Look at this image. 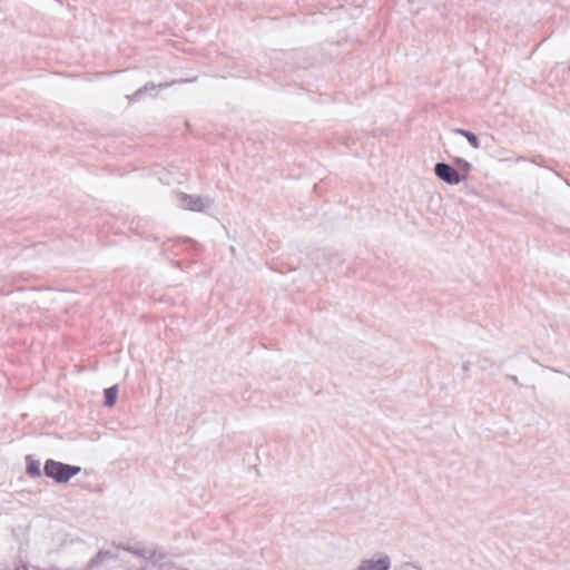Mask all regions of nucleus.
Instances as JSON below:
<instances>
[{
	"instance_id": "f257e3e1",
	"label": "nucleus",
	"mask_w": 570,
	"mask_h": 570,
	"mask_svg": "<svg viewBox=\"0 0 570 570\" xmlns=\"http://www.w3.org/2000/svg\"><path fill=\"white\" fill-rule=\"evenodd\" d=\"M81 468L78 465L62 463L53 459L46 460L43 465V474L57 483L68 482L71 478L79 474Z\"/></svg>"
},
{
	"instance_id": "f03ea898",
	"label": "nucleus",
	"mask_w": 570,
	"mask_h": 570,
	"mask_svg": "<svg viewBox=\"0 0 570 570\" xmlns=\"http://www.w3.org/2000/svg\"><path fill=\"white\" fill-rule=\"evenodd\" d=\"M174 202L177 207L191 212H204L213 204V199L210 197L189 195L183 191L174 194Z\"/></svg>"
},
{
	"instance_id": "7ed1b4c3",
	"label": "nucleus",
	"mask_w": 570,
	"mask_h": 570,
	"mask_svg": "<svg viewBox=\"0 0 570 570\" xmlns=\"http://www.w3.org/2000/svg\"><path fill=\"white\" fill-rule=\"evenodd\" d=\"M125 551L131 552V553H134V554H136L138 557H142V550H140V549H130V548H125V547H120V546H115V547L109 548V549L100 550L90 560L88 566H89V568L105 567L110 561L122 560L121 553L125 552Z\"/></svg>"
},
{
	"instance_id": "20e7f679",
	"label": "nucleus",
	"mask_w": 570,
	"mask_h": 570,
	"mask_svg": "<svg viewBox=\"0 0 570 570\" xmlns=\"http://www.w3.org/2000/svg\"><path fill=\"white\" fill-rule=\"evenodd\" d=\"M434 173L441 180L449 185H458L464 180L463 175L446 163H436Z\"/></svg>"
},
{
	"instance_id": "39448f33",
	"label": "nucleus",
	"mask_w": 570,
	"mask_h": 570,
	"mask_svg": "<svg viewBox=\"0 0 570 570\" xmlns=\"http://www.w3.org/2000/svg\"><path fill=\"white\" fill-rule=\"evenodd\" d=\"M391 558L386 553H376L372 558L361 560L356 570H390Z\"/></svg>"
},
{
	"instance_id": "423d86ee",
	"label": "nucleus",
	"mask_w": 570,
	"mask_h": 570,
	"mask_svg": "<svg viewBox=\"0 0 570 570\" xmlns=\"http://www.w3.org/2000/svg\"><path fill=\"white\" fill-rule=\"evenodd\" d=\"M167 554L157 548L145 549V564L147 562L154 566H163L167 562Z\"/></svg>"
},
{
	"instance_id": "0eeeda50",
	"label": "nucleus",
	"mask_w": 570,
	"mask_h": 570,
	"mask_svg": "<svg viewBox=\"0 0 570 570\" xmlns=\"http://www.w3.org/2000/svg\"><path fill=\"white\" fill-rule=\"evenodd\" d=\"M26 472L30 478H40L42 475V471L40 469V461L35 459L31 454L26 456Z\"/></svg>"
},
{
	"instance_id": "6e6552de",
	"label": "nucleus",
	"mask_w": 570,
	"mask_h": 570,
	"mask_svg": "<svg viewBox=\"0 0 570 570\" xmlns=\"http://www.w3.org/2000/svg\"><path fill=\"white\" fill-rule=\"evenodd\" d=\"M453 132L456 134V135L465 137L466 140L469 141V144L474 149H479L481 147L479 138L473 132H471L469 130H465V129H461V128L453 129Z\"/></svg>"
},
{
	"instance_id": "1a4fd4ad",
	"label": "nucleus",
	"mask_w": 570,
	"mask_h": 570,
	"mask_svg": "<svg viewBox=\"0 0 570 570\" xmlns=\"http://www.w3.org/2000/svg\"><path fill=\"white\" fill-rule=\"evenodd\" d=\"M194 80L195 79H180V80H171V81L160 82L158 85H155L154 82H148V83H145L144 90H145V94H146L148 91L155 90L157 87L158 88H167V87L173 86L175 83L191 82Z\"/></svg>"
},
{
	"instance_id": "9d476101",
	"label": "nucleus",
	"mask_w": 570,
	"mask_h": 570,
	"mask_svg": "<svg viewBox=\"0 0 570 570\" xmlns=\"http://www.w3.org/2000/svg\"><path fill=\"white\" fill-rule=\"evenodd\" d=\"M104 394H105V402H104V404L106 406H108V407L114 406L116 401H117V395H118V387H117V385H114V386H110L108 389H105Z\"/></svg>"
},
{
	"instance_id": "9b49d317",
	"label": "nucleus",
	"mask_w": 570,
	"mask_h": 570,
	"mask_svg": "<svg viewBox=\"0 0 570 570\" xmlns=\"http://www.w3.org/2000/svg\"><path fill=\"white\" fill-rule=\"evenodd\" d=\"M454 164L456 166L455 170H459L463 175V179L465 180L471 170V164L468 160L459 157L454 159Z\"/></svg>"
},
{
	"instance_id": "f8f14e48",
	"label": "nucleus",
	"mask_w": 570,
	"mask_h": 570,
	"mask_svg": "<svg viewBox=\"0 0 570 570\" xmlns=\"http://www.w3.org/2000/svg\"><path fill=\"white\" fill-rule=\"evenodd\" d=\"M394 570H422V569L414 563L403 562V563L396 566L394 568Z\"/></svg>"
},
{
	"instance_id": "ddd939ff",
	"label": "nucleus",
	"mask_w": 570,
	"mask_h": 570,
	"mask_svg": "<svg viewBox=\"0 0 570 570\" xmlns=\"http://www.w3.org/2000/svg\"><path fill=\"white\" fill-rule=\"evenodd\" d=\"M142 94V88H139L135 91V94L132 96H127V98L129 99V101H132V100H137L138 97Z\"/></svg>"
},
{
	"instance_id": "4468645a",
	"label": "nucleus",
	"mask_w": 570,
	"mask_h": 570,
	"mask_svg": "<svg viewBox=\"0 0 570 570\" xmlns=\"http://www.w3.org/2000/svg\"><path fill=\"white\" fill-rule=\"evenodd\" d=\"M471 368V362L470 361H465L462 363V371L463 372H469Z\"/></svg>"
},
{
	"instance_id": "2eb2a0df",
	"label": "nucleus",
	"mask_w": 570,
	"mask_h": 570,
	"mask_svg": "<svg viewBox=\"0 0 570 570\" xmlns=\"http://www.w3.org/2000/svg\"><path fill=\"white\" fill-rule=\"evenodd\" d=\"M509 379L515 383V384H519V379L515 376V375H510Z\"/></svg>"
},
{
	"instance_id": "dca6fc26",
	"label": "nucleus",
	"mask_w": 570,
	"mask_h": 570,
	"mask_svg": "<svg viewBox=\"0 0 570 570\" xmlns=\"http://www.w3.org/2000/svg\"><path fill=\"white\" fill-rule=\"evenodd\" d=\"M14 570H29V568L26 564H21L17 567Z\"/></svg>"
}]
</instances>
